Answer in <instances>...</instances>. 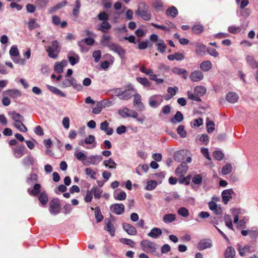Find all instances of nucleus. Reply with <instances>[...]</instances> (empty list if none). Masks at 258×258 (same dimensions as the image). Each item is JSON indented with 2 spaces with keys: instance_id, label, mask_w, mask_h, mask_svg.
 <instances>
[{
  "instance_id": "obj_1",
  "label": "nucleus",
  "mask_w": 258,
  "mask_h": 258,
  "mask_svg": "<svg viewBox=\"0 0 258 258\" xmlns=\"http://www.w3.org/2000/svg\"><path fill=\"white\" fill-rule=\"evenodd\" d=\"M141 246L142 250L145 252L158 257L161 256L159 246L155 242L147 239L143 240L141 242Z\"/></svg>"
},
{
  "instance_id": "obj_2",
  "label": "nucleus",
  "mask_w": 258,
  "mask_h": 258,
  "mask_svg": "<svg viewBox=\"0 0 258 258\" xmlns=\"http://www.w3.org/2000/svg\"><path fill=\"white\" fill-rule=\"evenodd\" d=\"M98 20L102 22L98 25L97 29L102 32H107L111 28V25L108 22V14L104 11L99 13L97 15Z\"/></svg>"
},
{
  "instance_id": "obj_3",
  "label": "nucleus",
  "mask_w": 258,
  "mask_h": 258,
  "mask_svg": "<svg viewBox=\"0 0 258 258\" xmlns=\"http://www.w3.org/2000/svg\"><path fill=\"white\" fill-rule=\"evenodd\" d=\"M136 14L140 16L145 21H149L151 18V14L149 10V7L143 2L139 3Z\"/></svg>"
},
{
  "instance_id": "obj_4",
  "label": "nucleus",
  "mask_w": 258,
  "mask_h": 258,
  "mask_svg": "<svg viewBox=\"0 0 258 258\" xmlns=\"http://www.w3.org/2000/svg\"><path fill=\"white\" fill-rule=\"evenodd\" d=\"M118 114L123 118L133 117L136 118L138 121L143 122V119L138 118V113L135 110L128 109L127 107H123L119 109Z\"/></svg>"
},
{
  "instance_id": "obj_5",
  "label": "nucleus",
  "mask_w": 258,
  "mask_h": 258,
  "mask_svg": "<svg viewBox=\"0 0 258 258\" xmlns=\"http://www.w3.org/2000/svg\"><path fill=\"white\" fill-rule=\"evenodd\" d=\"M60 48L59 42L57 40L53 41L51 45L48 47L46 49L48 56L53 59L56 58L60 51Z\"/></svg>"
},
{
  "instance_id": "obj_6",
  "label": "nucleus",
  "mask_w": 258,
  "mask_h": 258,
  "mask_svg": "<svg viewBox=\"0 0 258 258\" xmlns=\"http://www.w3.org/2000/svg\"><path fill=\"white\" fill-rule=\"evenodd\" d=\"M49 212L52 215L58 214L60 210V204L58 199H53L49 203Z\"/></svg>"
},
{
  "instance_id": "obj_7",
  "label": "nucleus",
  "mask_w": 258,
  "mask_h": 258,
  "mask_svg": "<svg viewBox=\"0 0 258 258\" xmlns=\"http://www.w3.org/2000/svg\"><path fill=\"white\" fill-rule=\"evenodd\" d=\"M133 96L134 97V106H135V107L138 110H143L144 109L145 107L141 101V96L139 94H138L137 93V91L136 90Z\"/></svg>"
},
{
  "instance_id": "obj_8",
  "label": "nucleus",
  "mask_w": 258,
  "mask_h": 258,
  "mask_svg": "<svg viewBox=\"0 0 258 258\" xmlns=\"http://www.w3.org/2000/svg\"><path fill=\"white\" fill-rule=\"evenodd\" d=\"M95 42V40L92 38H86L82 39L81 41L78 42V44L79 46L81 51L82 52H87L88 49L85 47L84 44L86 43L88 45H92Z\"/></svg>"
},
{
  "instance_id": "obj_9",
  "label": "nucleus",
  "mask_w": 258,
  "mask_h": 258,
  "mask_svg": "<svg viewBox=\"0 0 258 258\" xmlns=\"http://www.w3.org/2000/svg\"><path fill=\"white\" fill-rule=\"evenodd\" d=\"M13 154L17 158H20L25 154L26 147L24 145H19L12 148Z\"/></svg>"
},
{
  "instance_id": "obj_10",
  "label": "nucleus",
  "mask_w": 258,
  "mask_h": 258,
  "mask_svg": "<svg viewBox=\"0 0 258 258\" xmlns=\"http://www.w3.org/2000/svg\"><path fill=\"white\" fill-rule=\"evenodd\" d=\"M108 47L110 50L117 53L121 58L124 57L125 50L118 44L112 43Z\"/></svg>"
},
{
  "instance_id": "obj_11",
  "label": "nucleus",
  "mask_w": 258,
  "mask_h": 258,
  "mask_svg": "<svg viewBox=\"0 0 258 258\" xmlns=\"http://www.w3.org/2000/svg\"><path fill=\"white\" fill-rule=\"evenodd\" d=\"M234 194V192L231 188L224 190L221 194L223 202L225 204H227L232 199V196Z\"/></svg>"
},
{
  "instance_id": "obj_12",
  "label": "nucleus",
  "mask_w": 258,
  "mask_h": 258,
  "mask_svg": "<svg viewBox=\"0 0 258 258\" xmlns=\"http://www.w3.org/2000/svg\"><path fill=\"white\" fill-rule=\"evenodd\" d=\"M110 208L112 212L117 215H120L124 212L125 207L122 204H114L111 205Z\"/></svg>"
},
{
  "instance_id": "obj_13",
  "label": "nucleus",
  "mask_w": 258,
  "mask_h": 258,
  "mask_svg": "<svg viewBox=\"0 0 258 258\" xmlns=\"http://www.w3.org/2000/svg\"><path fill=\"white\" fill-rule=\"evenodd\" d=\"M212 246V241L209 239H204L201 240L197 245V248L200 250L211 248Z\"/></svg>"
},
{
  "instance_id": "obj_14",
  "label": "nucleus",
  "mask_w": 258,
  "mask_h": 258,
  "mask_svg": "<svg viewBox=\"0 0 258 258\" xmlns=\"http://www.w3.org/2000/svg\"><path fill=\"white\" fill-rule=\"evenodd\" d=\"M189 78L192 82H199L203 79L204 74L202 72L196 70L191 72Z\"/></svg>"
},
{
  "instance_id": "obj_15",
  "label": "nucleus",
  "mask_w": 258,
  "mask_h": 258,
  "mask_svg": "<svg viewBox=\"0 0 258 258\" xmlns=\"http://www.w3.org/2000/svg\"><path fill=\"white\" fill-rule=\"evenodd\" d=\"M188 168L187 164L184 162H182L176 169L175 173L179 176H183L186 173Z\"/></svg>"
},
{
  "instance_id": "obj_16",
  "label": "nucleus",
  "mask_w": 258,
  "mask_h": 258,
  "mask_svg": "<svg viewBox=\"0 0 258 258\" xmlns=\"http://www.w3.org/2000/svg\"><path fill=\"white\" fill-rule=\"evenodd\" d=\"M135 91L133 88L123 91L122 94H119L118 98L121 100H128L133 97Z\"/></svg>"
},
{
  "instance_id": "obj_17",
  "label": "nucleus",
  "mask_w": 258,
  "mask_h": 258,
  "mask_svg": "<svg viewBox=\"0 0 258 258\" xmlns=\"http://www.w3.org/2000/svg\"><path fill=\"white\" fill-rule=\"evenodd\" d=\"M4 96H8L13 98H17L21 96V92L17 89H9L4 91Z\"/></svg>"
},
{
  "instance_id": "obj_18",
  "label": "nucleus",
  "mask_w": 258,
  "mask_h": 258,
  "mask_svg": "<svg viewBox=\"0 0 258 258\" xmlns=\"http://www.w3.org/2000/svg\"><path fill=\"white\" fill-rule=\"evenodd\" d=\"M245 60L247 64L252 69H258V62L256 61L254 57L250 55H246Z\"/></svg>"
},
{
  "instance_id": "obj_19",
  "label": "nucleus",
  "mask_w": 258,
  "mask_h": 258,
  "mask_svg": "<svg viewBox=\"0 0 258 258\" xmlns=\"http://www.w3.org/2000/svg\"><path fill=\"white\" fill-rule=\"evenodd\" d=\"M162 234V231L160 228L154 227L148 233V236L153 239H156L161 235Z\"/></svg>"
},
{
  "instance_id": "obj_20",
  "label": "nucleus",
  "mask_w": 258,
  "mask_h": 258,
  "mask_svg": "<svg viewBox=\"0 0 258 258\" xmlns=\"http://www.w3.org/2000/svg\"><path fill=\"white\" fill-rule=\"evenodd\" d=\"M123 228L131 235H136L137 234V231L136 228L130 224L124 223L123 224Z\"/></svg>"
},
{
  "instance_id": "obj_21",
  "label": "nucleus",
  "mask_w": 258,
  "mask_h": 258,
  "mask_svg": "<svg viewBox=\"0 0 258 258\" xmlns=\"http://www.w3.org/2000/svg\"><path fill=\"white\" fill-rule=\"evenodd\" d=\"M172 72L176 75H181L185 80L187 78V72L184 69L174 67L172 69Z\"/></svg>"
},
{
  "instance_id": "obj_22",
  "label": "nucleus",
  "mask_w": 258,
  "mask_h": 258,
  "mask_svg": "<svg viewBox=\"0 0 258 258\" xmlns=\"http://www.w3.org/2000/svg\"><path fill=\"white\" fill-rule=\"evenodd\" d=\"M41 185L39 183H36L33 186V189H28L27 192L29 195L32 196H37L40 192Z\"/></svg>"
},
{
  "instance_id": "obj_23",
  "label": "nucleus",
  "mask_w": 258,
  "mask_h": 258,
  "mask_svg": "<svg viewBox=\"0 0 258 258\" xmlns=\"http://www.w3.org/2000/svg\"><path fill=\"white\" fill-rule=\"evenodd\" d=\"M102 160V157L99 155L91 156L88 158L90 164L96 165Z\"/></svg>"
},
{
  "instance_id": "obj_24",
  "label": "nucleus",
  "mask_w": 258,
  "mask_h": 258,
  "mask_svg": "<svg viewBox=\"0 0 258 258\" xmlns=\"http://www.w3.org/2000/svg\"><path fill=\"white\" fill-rule=\"evenodd\" d=\"M100 129L105 132L107 135H111L113 133V130L109 127V123L107 121L101 123Z\"/></svg>"
},
{
  "instance_id": "obj_25",
  "label": "nucleus",
  "mask_w": 258,
  "mask_h": 258,
  "mask_svg": "<svg viewBox=\"0 0 258 258\" xmlns=\"http://www.w3.org/2000/svg\"><path fill=\"white\" fill-rule=\"evenodd\" d=\"M9 115L11 116L12 119L14 120V123L17 122L19 121H24V119L23 116L19 113L13 111L9 112Z\"/></svg>"
},
{
  "instance_id": "obj_26",
  "label": "nucleus",
  "mask_w": 258,
  "mask_h": 258,
  "mask_svg": "<svg viewBox=\"0 0 258 258\" xmlns=\"http://www.w3.org/2000/svg\"><path fill=\"white\" fill-rule=\"evenodd\" d=\"M183 120V114L179 111H177L174 117L171 118V122L173 124H176L181 122Z\"/></svg>"
},
{
  "instance_id": "obj_27",
  "label": "nucleus",
  "mask_w": 258,
  "mask_h": 258,
  "mask_svg": "<svg viewBox=\"0 0 258 258\" xmlns=\"http://www.w3.org/2000/svg\"><path fill=\"white\" fill-rule=\"evenodd\" d=\"M226 98L229 103H234L238 100V96L235 93L230 92L227 94Z\"/></svg>"
},
{
  "instance_id": "obj_28",
  "label": "nucleus",
  "mask_w": 258,
  "mask_h": 258,
  "mask_svg": "<svg viewBox=\"0 0 258 258\" xmlns=\"http://www.w3.org/2000/svg\"><path fill=\"white\" fill-rule=\"evenodd\" d=\"M212 64L210 60H206L202 62L200 64V68L203 72H208L211 69Z\"/></svg>"
},
{
  "instance_id": "obj_29",
  "label": "nucleus",
  "mask_w": 258,
  "mask_h": 258,
  "mask_svg": "<svg viewBox=\"0 0 258 258\" xmlns=\"http://www.w3.org/2000/svg\"><path fill=\"white\" fill-rule=\"evenodd\" d=\"M105 229L109 232L110 235L113 237L115 234V228L113 224L111 223L110 220H108L106 223Z\"/></svg>"
},
{
  "instance_id": "obj_30",
  "label": "nucleus",
  "mask_w": 258,
  "mask_h": 258,
  "mask_svg": "<svg viewBox=\"0 0 258 258\" xmlns=\"http://www.w3.org/2000/svg\"><path fill=\"white\" fill-rule=\"evenodd\" d=\"M235 250L232 246H228L225 250L224 256L225 258H234Z\"/></svg>"
},
{
  "instance_id": "obj_31",
  "label": "nucleus",
  "mask_w": 258,
  "mask_h": 258,
  "mask_svg": "<svg viewBox=\"0 0 258 258\" xmlns=\"http://www.w3.org/2000/svg\"><path fill=\"white\" fill-rule=\"evenodd\" d=\"M237 246L239 253L241 256H243L246 252H249L250 251V246L249 245H245L244 247H242L240 244H238Z\"/></svg>"
},
{
  "instance_id": "obj_32",
  "label": "nucleus",
  "mask_w": 258,
  "mask_h": 258,
  "mask_svg": "<svg viewBox=\"0 0 258 258\" xmlns=\"http://www.w3.org/2000/svg\"><path fill=\"white\" fill-rule=\"evenodd\" d=\"M207 49L205 45L199 44L196 46V53L197 55L201 56L205 54Z\"/></svg>"
},
{
  "instance_id": "obj_33",
  "label": "nucleus",
  "mask_w": 258,
  "mask_h": 258,
  "mask_svg": "<svg viewBox=\"0 0 258 258\" xmlns=\"http://www.w3.org/2000/svg\"><path fill=\"white\" fill-rule=\"evenodd\" d=\"M166 14L168 16L175 18L178 15V11L175 7L172 6L166 10Z\"/></svg>"
},
{
  "instance_id": "obj_34",
  "label": "nucleus",
  "mask_w": 258,
  "mask_h": 258,
  "mask_svg": "<svg viewBox=\"0 0 258 258\" xmlns=\"http://www.w3.org/2000/svg\"><path fill=\"white\" fill-rule=\"evenodd\" d=\"M152 7L157 11L163 10V3L161 0H154L152 3Z\"/></svg>"
},
{
  "instance_id": "obj_35",
  "label": "nucleus",
  "mask_w": 258,
  "mask_h": 258,
  "mask_svg": "<svg viewBox=\"0 0 258 258\" xmlns=\"http://www.w3.org/2000/svg\"><path fill=\"white\" fill-rule=\"evenodd\" d=\"M111 37L110 35H103L101 40V43L105 46L108 47L112 42L110 41Z\"/></svg>"
},
{
  "instance_id": "obj_36",
  "label": "nucleus",
  "mask_w": 258,
  "mask_h": 258,
  "mask_svg": "<svg viewBox=\"0 0 258 258\" xmlns=\"http://www.w3.org/2000/svg\"><path fill=\"white\" fill-rule=\"evenodd\" d=\"M176 219V216L173 214H168L165 215L163 217V221L164 223H171Z\"/></svg>"
},
{
  "instance_id": "obj_37",
  "label": "nucleus",
  "mask_w": 258,
  "mask_h": 258,
  "mask_svg": "<svg viewBox=\"0 0 258 258\" xmlns=\"http://www.w3.org/2000/svg\"><path fill=\"white\" fill-rule=\"evenodd\" d=\"M47 88L52 93L56 95H59L62 97H66V94L63 93L61 90L56 87L47 85Z\"/></svg>"
},
{
  "instance_id": "obj_38",
  "label": "nucleus",
  "mask_w": 258,
  "mask_h": 258,
  "mask_svg": "<svg viewBox=\"0 0 258 258\" xmlns=\"http://www.w3.org/2000/svg\"><path fill=\"white\" fill-rule=\"evenodd\" d=\"M23 121H17V122L14 123V126L19 131L26 133L27 132L28 130L25 125L23 123Z\"/></svg>"
},
{
  "instance_id": "obj_39",
  "label": "nucleus",
  "mask_w": 258,
  "mask_h": 258,
  "mask_svg": "<svg viewBox=\"0 0 258 258\" xmlns=\"http://www.w3.org/2000/svg\"><path fill=\"white\" fill-rule=\"evenodd\" d=\"M103 164L106 167H108L109 169L116 168V164L112 158H109L107 160H105L103 162Z\"/></svg>"
},
{
  "instance_id": "obj_40",
  "label": "nucleus",
  "mask_w": 258,
  "mask_h": 258,
  "mask_svg": "<svg viewBox=\"0 0 258 258\" xmlns=\"http://www.w3.org/2000/svg\"><path fill=\"white\" fill-rule=\"evenodd\" d=\"M224 220L226 226L230 229L233 230L232 219L230 216L228 214L225 215L224 217Z\"/></svg>"
},
{
  "instance_id": "obj_41",
  "label": "nucleus",
  "mask_w": 258,
  "mask_h": 258,
  "mask_svg": "<svg viewBox=\"0 0 258 258\" xmlns=\"http://www.w3.org/2000/svg\"><path fill=\"white\" fill-rule=\"evenodd\" d=\"M28 28L31 30L37 28L39 27V25L37 23L36 19H30L28 23Z\"/></svg>"
},
{
  "instance_id": "obj_42",
  "label": "nucleus",
  "mask_w": 258,
  "mask_h": 258,
  "mask_svg": "<svg viewBox=\"0 0 258 258\" xmlns=\"http://www.w3.org/2000/svg\"><path fill=\"white\" fill-rule=\"evenodd\" d=\"M204 26L201 24H196L191 27L192 32L195 34H200L204 31Z\"/></svg>"
},
{
  "instance_id": "obj_43",
  "label": "nucleus",
  "mask_w": 258,
  "mask_h": 258,
  "mask_svg": "<svg viewBox=\"0 0 258 258\" xmlns=\"http://www.w3.org/2000/svg\"><path fill=\"white\" fill-rule=\"evenodd\" d=\"M206 129L208 133H212L215 130V124L209 118L206 120Z\"/></svg>"
},
{
  "instance_id": "obj_44",
  "label": "nucleus",
  "mask_w": 258,
  "mask_h": 258,
  "mask_svg": "<svg viewBox=\"0 0 258 258\" xmlns=\"http://www.w3.org/2000/svg\"><path fill=\"white\" fill-rule=\"evenodd\" d=\"M195 93L198 94L199 96H202L204 95L206 92V89L201 86H198L195 88L194 89Z\"/></svg>"
},
{
  "instance_id": "obj_45",
  "label": "nucleus",
  "mask_w": 258,
  "mask_h": 258,
  "mask_svg": "<svg viewBox=\"0 0 258 258\" xmlns=\"http://www.w3.org/2000/svg\"><path fill=\"white\" fill-rule=\"evenodd\" d=\"M159 95H155L151 97L149 99V105L152 107H157L159 105V103L156 100V98L158 97Z\"/></svg>"
},
{
  "instance_id": "obj_46",
  "label": "nucleus",
  "mask_w": 258,
  "mask_h": 258,
  "mask_svg": "<svg viewBox=\"0 0 258 258\" xmlns=\"http://www.w3.org/2000/svg\"><path fill=\"white\" fill-rule=\"evenodd\" d=\"M38 200L42 206H45L48 202V198L45 192H42L39 196Z\"/></svg>"
},
{
  "instance_id": "obj_47",
  "label": "nucleus",
  "mask_w": 258,
  "mask_h": 258,
  "mask_svg": "<svg viewBox=\"0 0 258 258\" xmlns=\"http://www.w3.org/2000/svg\"><path fill=\"white\" fill-rule=\"evenodd\" d=\"M119 241L123 244L130 246L131 247H134L136 245L135 242L128 238H121L119 239Z\"/></svg>"
},
{
  "instance_id": "obj_48",
  "label": "nucleus",
  "mask_w": 258,
  "mask_h": 258,
  "mask_svg": "<svg viewBox=\"0 0 258 258\" xmlns=\"http://www.w3.org/2000/svg\"><path fill=\"white\" fill-rule=\"evenodd\" d=\"M91 189L95 199H100L101 198L102 193V189H99L97 187H93Z\"/></svg>"
},
{
  "instance_id": "obj_49",
  "label": "nucleus",
  "mask_w": 258,
  "mask_h": 258,
  "mask_svg": "<svg viewBox=\"0 0 258 258\" xmlns=\"http://www.w3.org/2000/svg\"><path fill=\"white\" fill-rule=\"evenodd\" d=\"M64 63V64H67V61L66 60L62 61L61 62H56L54 64V70L58 73H61L63 72V66L62 64Z\"/></svg>"
},
{
  "instance_id": "obj_50",
  "label": "nucleus",
  "mask_w": 258,
  "mask_h": 258,
  "mask_svg": "<svg viewBox=\"0 0 258 258\" xmlns=\"http://www.w3.org/2000/svg\"><path fill=\"white\" fill-rule=\"evenodd\" d=\"M177 213L179 215L186 218L189 216V211L185 207H181L177 210Z\"/></svg>"
},
{
  "instance_id": "obj_51",
  "label": "nucleus",
  "mask_w": 258,
  "mask_h": 258,
  "mask_svg": "<svg viewBox=\"0 0 258 258\" xmlns=\"http://www.w3.org/2000/svg\"><path fill=\"white\" fill-rule=\"evenodd\" d=\"M81 7V3L79 0H76L75 2V7L73 9V15L78 17L80 13V8Z\"/></svg>"
},
{
  "instance_id": "obj_52",
  "label": "nucleus",
  "mask_w": 258,
  "mask_h": 258,
  "mask_svg": "<svg viewBox=\"0 0 258 258\" xmlns=\"http://www.w3.org/2000/svg\"><path fill=\"white\" fill-rule=\"evenodd\" d=\"M74 156L80 161H84L87 159V156L84 153L80 151L75 152Z\"/></svg>"
},
{
  "instance_id": "obj_53",
  "label": "nucleus",
  "mask_w": 258,
  "mask_h": 258,
  "mask_svg": "<svg viewBox=\"0 0 258 258\" xmlns=\"http://www.w3.org/2000/svg\"><path fill=\"white\" fill-rule=\"evenodd\" d=\"M232 167L230 164L225 165L222 168L221 173L223 175H227L232 171Z\"/></svg>"
},
{
  "instance_id": "obj_54",
  "label": "nucleus",
  "mask_w": 258,
  "mask_h": 258,
  "mask_svg": "<svg viewBox=\"0 0 258 258\" xmlns=\"http://www.w3.org/2000/svg\"><path fill=\"white\" fill-rule=\"evenodd\" d=\"M157 50L158 51L163 53L165 52L166 45L162 40H160L159 42L157 44Z\"/></svg>"
},
{
  "instance_id": "obj_55",
  "label": "nucleus",
  "mask_w": 258,
  "mask_h": 258,
  "mask_svg": "<svg viewBox=\"0 0 258 258\" xmlns=\"http://www.w3.org/2000/svg\"><path fill=\"white\" fill-rule=\"evenodd\" d=\"M95 215L97 222H100L103 219L100 210L98 207L95 208Z\"/></svg>"
},
{
  "instance_id": "obj_56",
  "label": "nucleus",
  "mask_w": 258,
  "mask_h": 258,
  "mask_svg": "<svg viewBox=\"0 0 258 258\" xmlns=\"http://www.w3.org/2000/svg\"><path fill=\"white\" fill-rule=\"evenodd\" d=\"M184 155L185 154L183 151L177 152L174 154V159L175 161L180 162L183 159Z\"/></svg>"
},
{
  "instance_id": "obj_57",
  "label": "nucleus",
  "mask_w": 258,
  "mask_h": 258,
  "mask_svg": "<svg viewBox=\"0 0 258 258\" xmlns=\"http://www.w3.org/2000/svg\"><path fill=\"white\" fill-rule=\"evenodd\" d=\"M177 90L178 88L176 87L174 88L171 87H168L167 89V92L170 94V96L167 97L166 99L169 100V99L172 98L176 94Z\"/></svg>"
},
{
  "instance_id": "obj_58",
  "label": "nucleus",
  "mask_w": 258,
  "mask_h": 258,
  "mask_svg": "<svg viewBox=\"0 0 258 258\" xmlns=\"http://www.w3.org/2000/svg\"><path fill=\"white\" fill-rule=\"evenodd\" d=\"M137 80L139 83L145 86L149 87L150 86V82L146 78L137 77Z\"/></svg>"
},
{
  "instance_id": "obj_59",
  "label": "nucleus",
  "mask_w": 258,
  "mask_h": 258,
  "mask_svg": "<svg viewBox=\"0 0 258 258\" xmlns=\"http://www.w3.org/2000/svg\"><path fill=\"white\" fill-rule=\"evenodd\" d=\"M156 186L157 182L155 180H150L147 182L146 189L148 190H151L155 188Z\"/></svg>"
},
{
  "instance_id": "obj_60",
  "label": "nucleus",
  "mask_w": 258,
  "mask_h": 258,
  "mask_svg": "<svg viewBox=\"0 0 258 258\" xmlns=\"http://www.w3.org/2000/svg\"><path fill=\"white\" fill-rule=\"evenodd\" d=\"M187 96L188 98L192 100L196 101H201V99L198 95V94H195V93H192L190 91L187 92Z\"/></svg>"
},
{
  "instance_id": "obj_61",
  "label": "nucleus",
  "mask_w": 258,
  "mask_h": 258,
  "mask_svg": "<svg viewBox=\"0 0 258 258\" xmlns=\"http://www.w3.org/2000/svg\"><path fill=\"white\" fill-rule=\"evenodd\" d=\"M177 133L181 138H185L186 133L184 130V126L183 125H180L177 128Z\"/></svg>"
},
{
  "instance_id": "obj_62",
  "label": "nucleus",
  "mask_w": 258,
  "mask_h": 258,
  "mask_svg": "<svg viewBox=\"0 0 258 258\" xmlns=\"http://www.w3.org/2000/svg\"><path fill=\"white\" fill-rule=\"evenodd\" d=\"M114 198L116 200L122 201L126 199V195L124 191H122L117 194L114 195Z\"/></svg>"
},
{
  "instance_id": "obj_63",
  "label": "nucleus",
  "mask_w": 258,
  "mask_h": 258,
  "mask_svg": "<svg viewBox=\"0 0 258 258\" xmlns=\"http://www.w3.org/2000/svg\"><path fill=\"white\" fill-rule=\"evenodd\" d=\"M214 158L218 161H220L223 159L224 155L223 153L220 151H215L213 154Z\"/></svg>"
},
{
  "instance_id": "obj_64",
  "label": "nucleus",
  "mask_w": 258,
  "mask_h": 258,
  "mask_svg": "<svg viewBox=\"0 0 258 258\" xmlns=\"http://www.w3.org/2000/svg\"><path fill=\"white\" fill-rule=\"evenodd\" d=\"M85 171L87 176L90 177L92 179H95V176L96 174V172L95 171L93 170L90 168H87L85 169Z\"/></svg>"
}]
</instances>
